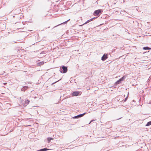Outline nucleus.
I'll use <instances>...</instances> for the list:
<instances>
[{"instance_id":"3","label":"nucleus","mask_w":151,"mask_h":151,"mask_svg":"<svg viewBox=\"0 0 151 151\" xmlns=\"http://www.w3.org/2000/svg\"><path fill=\"white\" fill-rule=\"evenodd\" d=\"M108 58L107 57V55L106 54H104L103 56L101 58V60L103 61H104L106 59H107Z\"/></svg>"},{"instance_id":"8","label":"nucleus","mask_w":151,"mask_h":151,"mask_svg":"<svg viewBox=\"0 0 151 151\" xmlns=\"http://www.w3.org/2000/svg\"><path fill=\"white\" fill-rule=\"evenodd\" d=\"M25 103L24 104V106H26L28 104H29V103L30 102V101L28 99L25 100Z\"/></svg>"},{"instance_id":"12","label":"nucleus","mask_w":151,"mask_h":151,"mask_svg":"<svg viewBox=\"0 0 151 151\" xmlns=\"http://www.w3.org/2000/svg\"><path fill=\"white\" fill-rule=\"evenodd\" d=\"M27 88V87L26 86H25V87H24V88H23L22 89V91H24V89H26Z\"/></svg>"},{"instance_id":"4","label":"nucleus","mask_w":151,"mask_h":151,"mask_svg":"<svg viewBox=\"0 0 151 151\" xmlns=\"http://www.w3.org/2000/svg\"><path fill=\"white\" fill-rule=\"evenodd\" d=\"M85 113H84L83 114H80L79 115H77L76 116H74L73 117V118H78L79 117H82L83 116L84 114H85Z\"/></svg>"},{"instance_id":"5","label":"nucleus","mask_w":151,"mask_h":151,"mask_svg":"<svg viewBox=\"0 0 151 151\" xmlns=\"http://www.w3.org/2000/svg\"><path fill=\"white\" fill-rule=\"evenodd\" d=\"M79 92L78 91L74 92L72 93V95L73 96H77L79 95Z\"/></svg>"},{"instance_id":"18","label":"nucleus","mask_w":151,"mask_h":151,"mask_svg":"<svg viewBox=\"0 0 151 151\" xmlns=\"http://www.w3.org/2000/svg\"><path fill=\"white\" fill-rule=\"evenodd\" d=\"M4 84L5 85V84H6V83H5Z\"/></svg>"},{"instance_id":"10","label":"nucleus","mask_w":151,"mask_h":151,"mask_svg":"<svg viewBox=\"0 0 151 151\" xmlns=\"http://www.w3.org/2000/svg\"><path fill=\"white\" fill-rule=\"evenodd\" d=\"M143 49L144 50H147L151 49V48H150L148 47H143Z\"/></svg>"},{"instance_id":"2","label":"nucleus","mask_w":151,"mask_h":151,"mask_svg":"<svg viewBox=\"0 0 151 151\" xmlns=\"http://www.w3.org/2000/svg\"><path fill=\"white\" fill-rule=\"evenodd\" d=\"M125 78H126V77L125 76H123V77H122V78H121L119 80H118L116 82V83L117 84H119L121 81H124V79Z\"/></svg>"},{"instance_id":"17","label":"nucleus","mask_w":151,"mask_h":151,"mask_svg":"<svg viewBox=\"0 0 151 151\" xmlns=\"http://www.w3.org/2000/svg\"><path fill=\"white\" fill-rule=\"evenodd\" d=\"M127 98H126L125 99V100H124V101H126V100H127Z\"/></svg>"},{"instance_id":"19","label":"nucleus","mask_w":151,"mask_h":151,"mask_svg":"<svg viewBox=\"0 0 151 151\" xmlns=\"http://www.w3.org/2000/svg\"><path fill=\"white\" fill-rule=\"evenodd\" d=\"M147 123H151V122L150 121V122H148Z\"/></svg>"},{"instance_id":"16","label":"nucleus","mask_w":151,"mask_h":151,"mask_svg":"<svg viewBox=\"0 0 151 151\" xmlns=\"http://www.w3.org/2000/svg\"><path fill=\"white\" fill-rule=\"evenodd\" d=\"M70 20V19H69L68 20L65 21V22H64V23H66L68 21H69V20Z\"/></svg>"},{"instance_id":"6","label":"nucleus","mask_w":151,"mask_h":151,"mask_svg":"<svg viewBox=\"0 0 151 151\" xmlns=\"http://www.w3.org/2000/svg\"><path fill=\"white\" fill-rule=\"evenodd\" d=\"M101 12V10L98 9L95 11L94 12V14H95L96 15H98Z\"/></svg>"},{"instance_id":"14","label":"nucleus","mask_w":151,"mask_h":151,"mask_svg":"<svg viewBox=\"0 0 151 151\" xmlns=\"http://www.w3.org/2000/svg\"><path fill=\"white\" fill-rule=\"evenodd\" d=\"M151 125V123H147V124L146 125V126H149Z\"/></svg>"},{"instance_id":"1","label":"nucleus","mask_w":151,"mask_h":151,"mask_svg":"<svg viewBox=\"0 0 151 151\" xmlns=\"http://www.w3.org/2000/svg\"><path fill=\"white\" fill-rule=\"evenodd\" d=\"M68 70L67 68L65 66H63L60 68V71L61 73H66Z\"/></svg>"},{"instance_id":"11","label":"nucleus","mask_w":151,"mask_h":151,"mask_svg":"<svg viewBox=\"0 0 151 151\" xmlns=\"http://www.w3.org/2000/svg\"><path fill=\"white\" fill-rule=\"evenodd\" d=\"M42 149L43 151H47V150H51L50 149H47V148H42Z\"/></svg>"},{"instance_id":"15","label":"nucleus","mask_w":151,"mask_h":151,"mask_svg":"<svg viewBox=\"0 0 151 151\" xmlns=\"http://www.w3.org/2000/svg\"><path fill=\"white\" fill-rule=\"evenodd\" d=\"M96 119H95H95H93V120H91V121L89 122V123H91L92 122H93V121H96Z\"/></svg>"},{"instance_id":"7","label":"nucleus","mask_w":151,"mask_h":151,"mask_svg":"<svg viewBox=\"0 0 151 151\" xmlns=\"http://www.w3.org/2000/svg\"><path fill=\"white\" fill-rule=\"evenodd\" d=\"M96 18V17H94V18H92L90 19L89 20H88V21H87L85 23H84L83 24V25H84L86 24H87L88 23H89V22H91V21H92L94 19H95V18Z\"/></svg>"},{"instance_id":"20","label":"nucleus","mask_w":151,"mask_h":151,"mask_svg":"<svg viewBox=\"0 0 151 151\" xmlns=\"http://www.w3.org/2000/svg\"><path fill=\"white\" fill-rule=\"evenodd\" d=\"M36 124H38V123H36Z\"/></svg>"},{"instance_id":"13","label":"nucleus","mask_w":151,"mask_h":151,"mask_svg":"<svg viewBox=\"0 0 151 151\" xmlns=\"http://www.w3.org/2000/svg\"><path fill=\"white\" fill-rule=\"evenodd\" d=\"M44 63V62H41L40 63V65H42Z\"/></svg>"},{"instance_id":"9","label":"nucleus","mask_w":151,"mask_h":151,"mask_svg":"<svg viewBox=\"0 0 151 151\" xmlns=\"http://www.w3.org/2000/svg\"><path fill=\"white\" fill-rule=\"evenodd\" d=\"M53 139V138L52 137H48L47 138V140L48 143H50L51 140H52Z\"/></svg>"}]
</instances>
